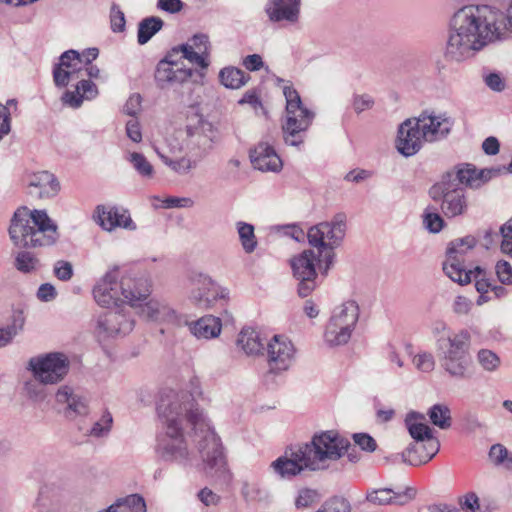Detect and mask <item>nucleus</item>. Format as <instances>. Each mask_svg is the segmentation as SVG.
Returning a JSON list of instances; mask_svg holds the SVG:
<instances>
[{
  "mask_svg": "<svg viewBox=\"0 0 512 512\" xmlns=\"http://www.w3.org/2000/svg\"><path fill=\"white\" fill-rule=\"evenodd\" d=\"M159 412L164 424L156 445L160 458L183 466L201 461L211 474L226 472L220 438L202 410L175 400L164 408L161 405Z\"/></svg>",
  "mask_w": 512,
  "mask_h": 512,
  "instance_id": "obj_1",
  "label": "nucleus"
},
{
  "mask_svg": "<svg viewBox=\"0 0 512 512\" xmlns=\"http://www.w3.org/2000/svg\"><path fill=\"white\" fill-rule=\"evenodd\" d=\"M512 32V0L505 13L489 5L469 4L457 9L449 21L446 54L457 62L474 56Z\"/></svg>",
  "mask_w": 512,
  "mask_h": 512,
  "instance_id": "obj_2",
  "label": "nucleus"
},
{
  "mask_svg": "<svg viewBox=\"0 0 512 512\" xmlns=\"http://www.w3.org/2000/svg\"><path fill=\"white\" fill-rule=\"evenodd\" d=\"M215 130L206 120L187 126L186 136L181 141L167 139L154 144L153 150L161 162L174 174L185 176L195 170L213 148Z\"/></svg>",
  "mask_w": 512,
  "mask_h": 512,
  "instance_id": "obj_3",
  "label": "nucleus"
},
{
  "mask_svg": "<svg viewBox=\"0 0 512 512\" xmlns=\"http://www.w3.org/2000/svg\"><path fill=\"white\" fill-rule=\"evenodd\" d=\"M97 48L67 50L59 57V62L53 68V81L56 87H67L71 82L77 81L74 90L67 89L61 96L64 105L79 108L84 101H90L98 96V88L94 82L83 78L85 65L98 57Z\"/></svg>",
  "mask_w": 512,
  "mask_h": 512,
  "instance_id": "obj_4",
  "label": "nucleus"
},
{
  "mask_svg": "<svg viewBox=\"0 0 512 512\" xmlns=\"http://www.w3.org/2000/svg\"><path fill=\"white\" fill-rule=\"evenodd\" d=\"M9 235L12 242L24 248L51 246L58 240L57 225L45 210L18 208L11 220Z\"/></svg>",
  "mask_w": 512,
  "mask_h": 512,
  "instance_id": "obj_5",
  "label": "nucleus"
},
{
  "mask_svg": "<svg viewBox=\"0 0 512 512\" xmlns=\"http://www.w3.org/2000/svg\"><path fill=\"white\" fill-rule=\"evenodd\" d=\"M286 100L284 140L287 145L299 147L305 141L306 131L311 126L315 113L304 106L298 91L286 80L278 79Z\"/></svg>",
  "mask_w": 512,
  "mask_h": 512,
  "instance_id": "obj_6",
  "label": "nucleus"
},
{
  "mask_svg": "<svg viewBox=\"0 0 512 512\" xmlns=\"http://www.w3.org/2000/svg\"><path fill=\"white\" fill-rule=\"evenodd\" d=\"M348 440L335 431L316 433L310 442L302 445L310 471H324L332 467L347 452Z\"/></svg>",
  "mask_w": 512,
  "mask_h": 512,
  "instance_id": "obj_7",
  "label": "nucleus"
},
{
  "mask_svg": "<svg viewBox=\"0 0 512 512\" xmlns=\"http://www.w3.org/2000/svg\"><path fill=\"white\" fill-rule=\"evenodd\" d=\"M345 233L346 217L343 214H337L331 221L321 222L308 230V242L317 248L319 256L323 257L325 273L333 263V250L341 244Z\"/></svg>",
  "mask_w": 512,
  "mask_h": 512,
  "instance_id": "obj_8",
  "label": "nucleus"
},
{
  "mask_svg": "<svg viewBox=\"0 0 512 512\" xmlns=\"http://www.w3.org/2000/svg\"><path fill=\"white\" fill-rule=\"evenodd\" d=\"M428 194L438 204L439 211L447 219L464 216L469 209V199L465 189L442 177L429 188Z\"/></svg>",
  "mask_w": 512,
  "mask_h": 512,
  "instance_id": "obj_9",
  "label": "nucleus"
},
{
  "mask_svg": "<svg viewBox=\"0 0 512 512\" xmlns=\"http://www.w3.org/2000/svg\"><path fill=\"white\" fill-rule=\"evenodd\" d=\"M70 366V359L65 353L49 352L30 358L27 369L42 382L56 385L66 378Z\"/></svg>",
  "mask_w": 512,
  "mask_h": 512,
  "instance_id": "obj_10",
  "label": "nucleus"
},
{
  "mask_svg": "<svg viewBox=\"0 0 512 512\" xmlns=\"http://www.w3.org/2000/svg\"><path fill=\"white\" fill-rule=\"evenodd\" d=\"M292 274L297 281V294L308 297L317 287V266L324 270L323 257L311 249L302 251L290 259Z\"/></svg>",
  "mask_w": 512,
  "mask_h": 512,
  "instance_id": "obj_11",
  "label": "nucleus"
},
{
  "mask_svg": "<svg viewBox=\"0 0 512 512\" xmlns=\"http://www.w3.org/2000/svg\"><path fill=\"white\" fill-rule=\"evenodd\" d=\"M188 300L200 309H210L215 300L227 295L225 289H219L210 275L200 270H190L186 276Z\"/></svg>",
  "mask_w": 512,
  "mask_h": 512,
  "instance_id": "obj_12",
  "label": "nucleus"
},
{
  "mask_svg": "<svg viewBox=\"0 0 512 512\" xmlns=\"http://www.w3.org/2000/svg\"><path fill=\"white\" fill-rule=\"evenodd\" d=\"M475 245L476 239L472 236L456 239L449 244L443 271L452 281L460 285L470 283L472 270H467L464 258Z\"/></svg>",
  "mask_w": 512,
  "mask_h": 512,
  "instance_id": "obj_13",
  "label": "nucleus"
},
{
  "mask_svg": "<svg viewBox=\"0 0 512 512\" xmlns=\"http://www.w3.org/2000/svg\"><path fill=\"white\" fill-rule=\"evenodd\" d=\"M266 355L269 372L278 375L293 366L297 358V349L288 336L275 334L266 344Z\"/></svg>",
  "mask_w": 512,
  "mask_h": 512,
  "instance_id": "obj_14",
  "label": "nucleus"
},
{
  "mask_svg": "<svg viewBox=\"0 0 512 512\" xmlns=\"http://www.w3.org/2000/svg\"><path fill=\"white\" fill-rule=\"evenodd\" d=\"M135 320L125 309L108 311L97 318L95 333L99 341L125 337L133 331Z\"/></svg>",
  "mask_w": 512,
  "mask_h": 512,
  "instance_id": "obj_15",
  "label": "nucleus"
},
{
  "mask_svg": "<svg viewBox=\"0 0 512 512\" xmlns=\"http://www.w3.org/2000/svg\"><path fill=\"white\" fill-rule=\"evenodd\" d=\"M502 168L491 169H476L472 164L462 163L454 166L440 177L449 182L457 183L459 186L471 189H478L491 180L493 177L499 175Z\"/></svg>",
  "mask_w": 512,
  "mask_h": 512,
  "instance_id": "obj_16",
  "label": "nucleus"
},
{
  "mask_svg": "<svg viewBox=\"0 0 512 512\" xmlns=\"http://www.w3.org/2000/svg\"><path fill=\"white\" fill-rule=\"evenodd\" d=\"M426 143H434L445 139L451 132L454 121L444 112L423 111L415 117Z\"/></svg>",
  "mask_w": 512,
  "mask_h": 512,
  "instance_id": "obj_17",
  "label": "nucleus"
},
{
  "mask_svg": "<svg viewBox=\"0 0 512 512\" xmlns=\"http://www.w3.org/2000/svg\"><path fill=\"white\" fill-rule=\"evenodd\" d=\"M92 294L95 302L102 307L122 303L119 268L113 267L99 277L93 286Z\"/></svg>",
  "mask_w": 512,
  "mask_h": 512,
  "instance_id": "obj_18",
  "label": "nucleus"
},
{
  "mask_svg": "<svg viewBox=\"0 0 512 512\" xmlns=\"http://www.w3.org/2000/svg\"><path fill=\"white\" fill-rule=\"evenodd\" d=\"M151 292V281L144 275L120 272V294L122 303L131 307L138 306L148 298Z\"/></svg>",
  "mask_w": 512,
  "mask_h": 512,
  "instance_id": "obj_19",
  "label": "nucleus"
},
{
  "mask_svg": "<svg viewBox=\"0 0 512 512\" xmlns=\"http://www.w3.org/2000/svg\"><path fill=\"white\" fill-rule=\"evenodd\" d=\"M211 43L209 36L205 33H196L190 37L187 42L174 47V54L180 58L188 60L196 66L206 69L209 66V54Z\"/></svg>",
  "mask_w": 512,
  "mask_h": 512,
  "instance_id": "obj_20",
  "label": "nucleus"
},
{
  "mask_svg": "<svg viewBox=\"0 0 512 512\" xmlns=\"http://www.w3.org/2000/svg\"><path fill=\"white\" fill-rule=\"evenodd\" d=\"M93 219L103 230L108 232H112L117 228L128 231H135L137 229L128 210L116 206L98 205Z\"/></svg>",
  "mask_w": 512,
  "mask_h": 512,
  "instance_id": "obj_21",
  "label": "nucleus"
},
{
  "mask_svg": "<svg viewBox=\"0 0 512 512\" xmlns=\"http://www.w3.org/2000/svg\"><path fill=\"white\" fill-rule=\"evenodd\" d=\"M422 131L416 118H409L402 122L398 128L396 148L405 157L415 155L426 143L422 138Z\"/></svg>",
  "mask_w": 512,
  "mask_h": 512,
  "instance_id": "obj_22",
  "label": "nucleus"
},
{
  "mask_svg": "<svg viewBox=\"0 0 512 512\" xmlns=\"http://www.w3.org/2000/svg\"><path fill=\"white\" fill-rule=\"evenodd\" d=\"M141 317L148 321L166 323L178 326L182 322L181 315L166 301L161 299H150L138 306Z\"/></svg>",
  "mask_w": 512,
  "mask_h": 512,
  "instance_id": "obj_23",
  "label": "nucleus"
},
{
  "mask_svg": "<svg viewBox=\"0 0 512 512\" xmlns=\"http://www.w3.org/2000/svg\"><path fill=\"white\" fill-rule=\"evenodd\" d=\"M471 334L466 329L455 330L453 333L440 336L436 339V347L440 358L469 355Z\"/></svg>",
  "mask_w": 512,
  "mask_h": 512,
  "instance_id": "obj_24",
  "label": "nucleus"
},
{
  "mask_svg": "<svg viewBox=\"0 0 512 512\" xmlns=\"http://www.w3.org/2000/svg\"><path fill=\"white\" fill-rule=\"evenodd\" d=\"M301 0H268L264 11L273 23L296 24L300 18Z\"/></svg>",
  "mask_w": 512,
  "mask_h": 512,
  "instance_id": "obj_25",
  "label": "nucleus"
},
{
  "mask_svg": "<svg viewBox=\"0 0 512 512\" xmlns=\"http://www.w3.org/2000/svg\"><path fill=\"white\" fill-rule=\"evenodd\" d=\"M249 157L252 166L261 172L279 173L283 168L282 159L268 142H259L251 149Z\"/></svg>",
  "mask_w": 512,
  "mask_h": 512,
  "instance_id": "obj_26",
  "label": "nucleus"
},
{
  "mask_svg": "<svg viewBox=\"0 0 512 512\" xmlns=\"http://www.w3.org/2000/svg\"><path fill=\"white\" fill-rule=\"evenodd\" d=\"M307 455L300 445L291 451L290 456L279 457L273 461L271 467L281 477H290L300 474L303 470H309Z\"/></svg>",
  "mask_w": 512,
  "mask_h": 512,
  "instance_id": "obj_27",
  "label": "nucleus"
},
{
  "mask_svg": "<svg viewBox=\"0 0 512 512\" xmlns=\"http://www.w3.org/2000/svg\"><path fill=\"white\" fill-rule=\"evenodd\" d=\"M60 191L57 178L48 171H40L29 176L28 193L39 199L53 198Z\"/></svg>",
  "mask_w": 512,
  "mask_h": 512,
  "instance_id": "obj_28",
  "label": "nucleus"
},
{
  "mask_svg": "<svg viewBox=\"0 0 512 512\" xmlns=\"http://www.w3.org/2000/svg\"><path fill=\"white\" fill-rule=\"evenodd\" d=\"M56 402L60 405H66L64 413L68 418L76 416H85L89 412L88 400L81 394L67 386H60L55 394Z\"/></svg>",
  "mask_w": 512,
  "mask_h": 512,
  "instance_id": "obj_29",
  "label": "nucleus"
},
{
  "mask_svg": "<svg viewBox=\"0 0 512 512\" xmlns=\"http://www.w3.org/2000/svg\"><path fill=\"white\" fill-rule=\"evenodd\" d=\"M405 426L411 438L416 441H429V449L434 452L436 449V439L433 430L426 423L424 414L410 411L405 417Z\"/></svg>",
  "mask_w": 512,
  "mask_h": 512,
  "instance_id": "obj_30",
  "label": "nucleus"
},
{
  "mask_svg": "<svg viewBox=\"0 0 512 512\" xmlns=\"http://www.w3.org/2000/svg\"><path fill=\"white\" fill-rule=\"evenodd\" d=\"M185 324L197 340H212L218 338L222 332L221 319L210 314L194 321H186Z\"/></svg>",
  "mask_w": 512,
  "mask_h": 512,
  "instance_id": "obj_31",
  "label": "nucleus"
},
{
  "mask_svg": "<svg viewBox=\"0 0 512 512\" xmlns=\"http://www.w3.org/2000/svg\"><path fill=\"white\" fill-rule=\"evenodd\" d=\"M63 502V489L56 483L44 484L36 499L37 512H58Z\"/></svg>",
  "mask_w": 512,
  "mask_h": 512,
  "instance_id": "obj_32",
  "label": "nucleus"
},
{
  "mask_svg": "<svg viewBox=\"0 0 512 512\" xmlns=\"http://www.w3.org/2000/svg\"><path fill=\"white\" fill-rule=\"evenodd\" d=\"M416 496V490L412 487L406 488L402 493H396L391 489L383 488L367 493L366 499L375 505L397 504L404 505Z\"/></svg>",
  "mask_w": 512,
  "mask_h": 512,
  "instance_id": "obj_33",
  "label": "nucleus"
},
{
  "mask_svg": "<svg viewBox=\"0 0 512 512\" xmlns=\"http://www.w3.org/2000/svg\"><path fill=\"white\" fill-rule=\"evenodd\" d=\"M429 443V441H416L410 444L401 453L403 462L412 466H419L429 462L438 453L440 448L438 439H436V449L434 452H431L429 449Z\"/></svg>",
  "mask_w": 512,
  "mask_h": 512,
  "instance_id": "obj_34",
  "label": "nucleus"
},
{
  "mask_svg": "<svg viewBox=\"0 0 512 512\" xmlns=\"http://www.w3.org/2000/svg\"><path fill=\"white\" fill-rule=\"evenodd\" d=\"M359 315L358 303L354 300H348L333 309L329 321L355 330Z\"/></svg>",
  "mask_w": 512,
  "mask_h": 512,
  "instance_id": "obj_35",
  "label": "nucleus"
},
{
  "mask_svg": "<svg viewBox=\"0 0 512 512\" xmlns=\"http://www.w3.org/2000/svg\"><path fill=\"white\" fill-rule=\"evenodd\" d=\"M440 360L442 368L450 377L457 380H465L470 377L469 355L442 357Z\"/></svg>",
  "mask_w": 512,
  "mask_h": 512,
  "instance_id": "obj_36",
  "label": "nucleus"
},
{
  "mask_svg": "<svg viewBox=\"0 0 512 512\" xmlns=\"http://www.w3.org/2000/svg\"><path fill=\"white\" fill-rule=\"evenodd\" d=\"M354 329L340 326L332 321L327 322L324 331V342L330 347L345 345L351 339Z\"/></svg>",
  "mask_w": 512,
  "mask_h": 512,
  "instance_id": "obj_37",
  "label": "nucleus"
},
{
  "mask_svg": "<svg viewBox=\"0 0 512 512\" xmlns=\"http://www.w3.org/2000/svg\"><path fill=\"white\" fill-rule=\"evenodd\" d=\"M98 512H147V508L142 496L131 494L124 498H119L115 503Z\"/></svg>",
  "mask_w": 512,
  "mask_h": 512,
  "instance_id": "obj_38",
  "label": "nucleus"
},
{
  "mask_svg": "<svg viewBox=\"0 0 512 512\" xmlns=\"http://www.w3.org/2000/svg\"><path fill=\"white\" fill-rule=\"evenodd\" d=\"M237 346L249 356L258 355L263 349L258 332L251 328L241 330L237 338Z\"/></svg>",
  "mask_w": 512,
  "mask_h": 512,
  "instance_id": "obj_39",
  "label": "nucleus"
},
{
  "mask_svg": "<svg viewBox=\"0 0 512 512\" xmlns=\"http://www.w3.org/2000/svg\"><path fill=\"white\" fill-rule=\"evenodd\" d=\"M250 76L239 68L225 67L219 72V80L228 89H239L244 86Z\"/></svg>",
  "mask_w": 512,
  "mask_h": 512,
  "instance_id": "obj_40",
  "label": "nucleus"
},
{
  "mask_svg": "<svg viewBox=\"0 0 512 512\" xmlns=\"http://www.w3.org/2000/svg\"><path fill=\"white\" fill-rule=\"evenodd\" d=\"M163 27L161 18L151 16L140 21L138 25L137 41L140 45L146 44Z\"/></svg>",
  "mask_w": 512,
  "mask_h": 512,
  "instance_id": "obj_41",
  "label": "nucleus"
},
{
  "mask_svg": "<svg viewBox=\"0 0 512 512\" xmlns=\"http://www.w3.org/2000/svg\"><path fill=\"white\" fill-rule=\"evenodd\" d=\"M47 385L50 384L42 382L36 377L27 379L23 382V394L33 402H43L48 397Z\"/></svg>",
  "mask_w": 512,
  "mask_h": 512,
  "instance_id": "obj_42",
  "label": "nucleus"
},
{
  "mask_svg": "<svg viewBox=\"0 0 512 512\" xmlns=\"http://www.w3.org/2000/svg\"><path fill=\"white\" fill-rule=\"evenodd\" d=\"M177 56L179 55L174 54V51L172 50L164 60L159 62L155 73V78L159 84H171L175 74L176 65L178 64L176 60Z\"/></svg>",
  "mask_w": 512,
  "mask_h": 512,
  "instance_id": "obj_43",
  "label": "nucleus"
},
{
  "mask_svg": "<svg viewBox=\"0 0 512 512\" xmlns=\"http://www.w3.org/2000/svg\"><path fill=\"white\" fill-rule=\"evenodd\" d=\"M489 461L497 468L512 471V452L502 444H494L488 453Z\"/></svg>",
  "mask_w": 512,
  "mask_h": 512,
  "instance_id": "obj_44",
  "label": "nucleus"
},
{
  "mask_svg": "<svg viewBox=\"0 0 512 512\" xmlns=\"http://www.w3.org/2000/svg\"><path fill=\"white\" fill-rule=\"evenodd\" d=\"M127 162L131 164L133 169L139 176L144 179H151L154 177L155 170L153 165L145 157L144 154L139 152H128L125 156Z\"/></svg>",
  "mask_w": 512,
  "mask_h": 512,
  "instance_id": "obj_45",
  "label": "nucleus"
},
{
  "mask_svg": "<svg viewBox=\"0 0 512 512\" xmlns=\"http://www.w3.org/2000/svg\"><path fill=\"white\" fill-rule=\"evenodd\" d=\"M236 229L243 250L248 254L254 252L258 245L254 226L243 221H238L236 223Z\"/></svg>",
  "mask_w": 512,
  "mask_h": 512,
  "instance_id": "obj_46",
  "label": "nucleus"
},
{
  "mask_svg": "<svg viewBox=\"0 0 512 512\" xmlns=\"http://www.w3.org/2000/svg\"><path fill=\"white\" fill-rule=\"evenodd\" d=\"M25 317L21 311L13 314L11 324L0 327V347L6 346L12 339L23 330Z\"/></svg>",
  "mask_w": 512,
  "mask_h": 512,
  "instance_id": "obj_47",
  "label": "nucleus"
},
{
  "mask_svg": "<svg viewBox=\"0 0 512 512\" xmlns=\"http://www.w3.org/2000/svg\"><path fill=\"white\" fill-rule=\"evenodd\" d=\"M430 421L440 429H448L451 426V412L445 404H435L427 412Z\"/></svg>",
  "mask_w": 512,
  "mask_h": 512,
  "instance_id": "obj_48",
  "label": "nucleus"
},
{
  "mask_svg": "<svg viewBox=\"0 0 512 512\" xmlns=\"http://www.w3.org/2000/svg\"><path fill=\"white\" fill-rule=\"evenodd\" d=\"M15 266L23 273H31L39 269L40 262L31 252L21 251L16 256Z\"/></svg>",
  "mask_w": 512,
  "mask_h": 512,
  "instance_id": "obj_49",
  "label": "nucleus"
},
{
  "mask_svg": "<svg viewBox=\"0 0 512 512\" xmlns=\"http://www.w3.org/2000/svg\"><path fill=\"white\" fill-rule=\"evenodd\" d=\"M477 362L482 367L483 370L487 372H494L496 371L500 364L501 360L499 356L489 349H481L477 353Z\"/></svg>",
  "mask_w": 512,
  "mask_h": 512,
  "instance_id": "obj_50",
  "label": "nucleus"
},
{
  "mask_svg": "<svg viewBox=\"0 0 512 512\" xmlns=\"http://www.w3.org/2000/svg\"><path fill=\"white\" fill-rule=\"evenodd\" d=\"M318 500L319 495L316 490L310 488H303L298 491L297 496L294 500V505L297 509L304 510L317 503Z\"/></svg>",
  "mask_w": 512,
  "mask_h": 512,
  "instance_id": "obj_51",
  "label": "nucleus"
},
{
  "mask_svg": "<svg viewBox=\"0 0 512 512\" xmlns=\"http://www.w3.org/2000/svg\"><path fill=\"white\" fill-rule=\"evenodd\" d=\"M351 504L344 497H332L326 500L316 512H351Z\"/></svg>",
  "mask_w": 512,
  "mask_h": 512,
  "instance_id": "obj_52",
  "label": "nucleus"
},
{
  "mask_svg": "<svg viewBox=\"0 0 512 512\" xmlns=\"http://www.w3.org/2000/svg\"><path fill=\"white\" fill-rule=\"evenodd\" d=\"M113 418L109 412L103 413L89 431V435L95 438L107 436L112 428Z\"/></svg>",
  "mask_w": 512,
  "mask_h": 512,
  "instance_id": "obj_53",
  "label": "nucleus"
},
{
  "mask_svg": "<svg viewBox=\"0 0 512 512\" xmlns=\"http://www.w3.org/2000/svg\"><path fill=\"white\" fill-rule=\"evenodd\" d=\"M412 362L417 370L424 373L432 372L435 368V358L428 351H421L415 354Z\"/></svg>",
  "mask_w": 512,
  "mask_h": 512,
  "instance_id": "obj_54",
  "label": "nucleus"
},
{
  "mask_svg": "<svg viewBox=\"0 0 512 512\" xmlns=\"http://www.w3.org/2000/svg\"><path fill=\"white\" fill-rule=\"evenodd\" d=\"M444 216L440 212L425 211L423 225L431 233H439L444 227Z\"/></svg>",
  "mask_w": 512,
  "mask_h": 512,
  "instance_id": "obj_55",
  "label": "nucleus"
},
{
  "mask_svg": "<svg viewBox=\"0 0 512 512\" xmlns=\"http://www.w3.org/2000/svg\"><path fill=\"white\" fill-rule=\"evenodd\" d=\"M374 104V98L366 93L354 94L351 100V106L356 114L371 110Z\"/></svg>",
  "mask_w": 512,
  "mask_h": 512,
  "instance_id": "obj_56",
  "label": "nucleus"
},
{
  "mask_svg": "<svg viewBox=\"0 0 512 512\" xmlns=\"http://www.w3.org/2000/svg\"><path fill=\"white\" fill-rule=\"evenodd\" d=\"M110 23L113 32L119 33L125 30V15L120 7L116 4H113L110 10Z\"/></svg>",
  "mask_w": 512,
  "mask_h": 512,
  "instance_id": "obj_57",
  "label": "nucleus"
},
{
  "mask_svg": "<svg viewBox=\"0 0 512 512\" xmlns=\"http://www.w3.org/2000/svg\"><path fill=\"white\" fill-rule=\"evenodd\" d=\"M475 280V288L479 294H487L492 288V283L485 278L484 271L480 267L472 270L471 279Z\"/></svg>",
  "mask_w": 512,
  "mask_h": 512,
  "instance_id": "obj_58",
  "label": "nucleus"
},
{
  "mask_svg": "<svg viewBox=\"0 0 512 512\" xmlns=\"http://www.w3.org/2000/svg\"><path fill=\"white\" fill-rule=\"evenodd\" d=\"M458 503L465 512H477L480 509L479 497L474 492L459 497Z\"/></svg>",
  "mask_w": 512,
  "mask_h": 512,
  "instance_id": "obj_59",
  "label": "nucleus"
},
{
  "mask_svg": "<svg viewBox=\"0 0 512 512\" xmlns=\"http://www.w3.org/2000/svg\"><path fill=\"white\" fill-rule=\"evenodd\" d=\"M53 272L57 279L69 281L73 276V267L70 262L59 260L54 264Z\"/></svg>",
  "mask_w": 512,
  "mask_h": 512,
  "instance_id": "obj_60",
  "label": "nucleus"
},
{
  "mask_svg": "<svg viewBox=\"0 0 512 512\" xmlns=\"http://www.w3.org/2000/svg\"><path fill=\"white\" fill-rule=\"evenodd\" d=\"M354 443L359 446L363 451L372 453L377 448V443L373 437L366 433L353 434Z\"/></svg>",
  "mask_w": 512,
  "mask_h": 512,
  "instance_id": "obj_61",
  "label": "nucleus"
},
{
  "mask_svg": "<svg viewBox=\"0 0 512 512\" xmlns=\"http://www.w3.org/2000/svg\"><path fill=\"white\" fill-rule=\"evenodd\" d=\"M496 274L499 281L504 285H512V266L505 260L498 261L496 264Z\"/></svg>",
  "mask_w": 512,
  "mask_h": 512,
  "instance_id": "obj_62",
  "label": "nucleus"
},
{
  "mask_svg": "<svg viewBox=\"0 0 512 512\" xmlns=\"http://www.w3.org/2000/svg\"><path fill=\"white\" fill-rule=\"evenodd\" d=\"M484 83L487 87H489L492 91L502 92L505 87V79L501 76L500 73L491 72L484 76Z\"/></svg>",
  "mask_w": 512,
  "mask_h": 512,
  "instance_id": "obj_63",
  "label": "nucleus"
},
{
  "mask_svg": "<svg viewBox=\"0 0 512 512\" xmlns=\"http://www.w3.org/2000/svg\"><path fill=\"white\" fill-rule=\"evenodd\" d=\"M194 205L191 198L188 197H167L162 200V207L165 209L171 208H190Z\"/></svg>",
  "mask_w": 512,
  "mask_h": 512,
  "instance_id": "obj_64",
  "label": "nucleus"
}]
</instances>
